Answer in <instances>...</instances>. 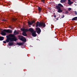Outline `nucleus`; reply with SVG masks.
<instances>
[{"instance_id":"nucleus-22","label":"nucleus","mask_w":77,"mask_h":77,"mask_svg":"<svg viewBox=\"0 0 77 77\" xmlns=\"http://www.w3.org/2000/svg\"><path fill=\"white\" fill-rule=\"evenodd\" d=\"M75 14L76 15H77V11H75Z\"/></svg>"},{"instance_id":"nucleus-20","label":"nucleus","mask_w":77,"mask_h":77,"mask_svg":"<svg viewBox=\"0 0 77 77\" xmlns=\"http://www.w3.org/2000/svg\"><path fill=\"white\" fill-rule=\"evenodd\" d=\"M66 1V0H61L60 3H65Z\"/></svg>"},{"instance_id":"nucleus-31","label":"nucleus","mask_w":77,"mask_h":77,"mask_svg":"<svg viewBox=\"0 0 77 77\" xmlns=\"http://www.w3.org/2000/svg\"><path fill=\"white\" fill-rule=\"evenodd\" d=\"M56 20H58V18H57V19H56Z\"/></svg>"},{"instance_id":"nucleus-14","label":"nucleus","mask_w":77,"mask_h":77,"mask_svg":"<svg viewBox=\"0 0 77 77\" xmlns=\"http://www.w3.org/2000/svg\"><path fill=\"white\" fill-rule=\"evenodd\" d=\"M68 4H69V5H71L72 4V3H73V2H71V0H68Z\"/></svg>"},{"instance_id":"nucleus-3","label":"nucleus","mask_w":77,"mask_h":77,"mask_svg":"<svg viewBox=\"0 0 77 77\" xmlns=\"http://www.w3.org/2000/svg\"><path fill=\"white\" fill-rule=\"evenodd\" d=\"M45 27L46 26L45 24L43 22H39L38 21H37L36 24V27Z\"/></svg>"},{"instance_id":"nucleus-12","label":"nucleus","mask_w":77,"mask_h":77,"mask_svg":"<svg viewBox=\"0 0 77 77\" xmlns=\"http://www.w3.org/2000/svg\"><path fill=\"white\" fill-rule=\"evenodd\" d=\"M28 31H29V32H30L31 33H32V32H34V31L33 28H30L29 29Z\"/></svg>"},{"instance_id":"nucleus-19","label":"nucleus","mask_w":77,"mask_h":77,"mask_svg":"<svg viewBox=\"0 0 77 77\" xmlns=\"http://www.w3.org/2000/svg\"><path fill=\"white\" fill-rule=\"evenodd\" d=\"M38 10L39 11V13H41V8L40 7H38Z\"/></svg>"},{"instance_id":"nucleus-4","label":"nucleus","mask_w":77,"mask_h":77,"mask_svg":"<svg viewBox=\"0 0 77 77\" xmlns=\"http://www.w3.org/2000/svg\"><path fill=\"white\" fill-rule=\"evenodd\" d=\"M19 39L20 40L23 42H26V38L23 37V36L19 35Z\"/></svg>"},{"instance_id":"nucleus-28","label":"nucleus","mask_w":77,"mask_h":77,"mask_svg":"<svg viewBox=\"0 0 77 77\" xmlns=\"http://www.w3.org/2000/svg\"><path fill=\"white\" fill-rule=\"evenodd\" d=\"M54 17L55 18H56V15H54Z\"/></svg>"},{"instance_id":"nucleus-27","label":"nucleus","mask_w":77,"mask_h":77,"mask_svg":"<svg viewBox=\"0 0 77 77\" xmlns=\"http://www.w3.org/2000/svg\"><path fill=\"white\" fill-rule=\"evenodd\" d=\"M68 11H66V12L65 14H68Z\"/></svg>"},{"instance_id":"nucleus-30","label":"nucleus","mask_w":77,"mask_h":77,"mask_svg":"<svg viewBox=\"0 0 77 77\" xmlns=\"http://www.w3.org/2000/svg\"><path fill=\"white\" fill-rule=\"evenodd\" d=\"M3 21H6V20H3Z\"/></svg>"},{"instance_id":"nucleus-5","label":"nucleus","mask_w":77,"mask_h":77,"mask_svg":"<svg viewBox=\"0 0 77 77\" xmlns=\"http://www.w3.org/2000/svg\"><path fill=\"white\" fill-rule=\"evenodd\" d=\"M3 31L5 32L6 33H11L12 32V30H10L9 29H4L3 30Z\"/></svg>"},{"instance_id":"nucleus-24","label":"nucleus","mask_w":77,"mask_h":77,"mask_svg":"<svg viewBox=\"0 0 77 77\" xmlns=\"http://www.w3.org/2000/svg\"><path fill=\"white\" fill-rule=\"evenodd\" d=\"M68 10L69 11L71 10V8H68Z\"/></svg>"},{"instance_id":"nucleus-17","label":"nucleus","mask_w":77,"mask_h":77,"mask_svg":"<svg viewBox=\"0 0 77 77\" xmlns=\"http://www.w3.org/2000/svg\"><path fill=\"white\" fill-rule=\"evenodd\" d=\"M22 35L23 36H27V34L25 32H22Z\"/></svg>"},{"instance_id":"nucleus-2","label":"nucleus","mask_w":77,"mask_h":77,"mask_svg":"<svg viewBox=\"0 0 77 77\" xmlns=\"http://www.w3.org/2000/svg\"><path fill=\"white\" fill-rule=\"evenodd\" d=\"M55 7L57 10V12L62 13L63 12V10L61 9V7L63 8V6L61 4H58L57 5L55 6Z\"/></svg>"},{"instance_id":"nucleus-26","label":"nucleus","mask_w":77,"mask_h":77,"mask_svg":"<svg viewBox=\"0 0 77 77\" xmlns=\"http://www.w3.org/2000/svg\"><path fill=\"white\" fill-rule=\"evenodd\" d=\"M6 42H6V41H4L3 42V43H4V44H6Z\"/></svg>"},{"instance_id":"nucleus-16","label":"nucleus","mask_w":77,"mask_h":77,"mask_svg":"<svg viewBox=\"0 0 77 77\" xmlns=\"http://www.w3.org/2000/svg\"><path fill=\"white\" fill-rule=\"evenodd\" d=\"M76 20H77V17H74L72 19V21H76Z\"/></svg>"},{"instance_id":"nucleus-8","label":"nucleus","mask_w":77,"mask_h":77,"mask_svg":"<svg viewBox=\"0 0 77 77\" xmlns=\"http://www.w3.org/2000/svg\"><path fill=\"white\" fill-rule=\"evenodd\" d=\"M31 34L33 37H36V31H35L31 33Z\"/></svg>"},{"instance_id":"nucleus-1","label":"nucleus","mask_w":77,"mask_h":77,"mask_svg":"<svg viewBox=\"0 0 77 77\" xmlns=\"http://www.w3.org/2000/svg\"><path fill=\"white\" fill-rule=\"evenodd\" d=\"M6 37L7 39L6 41L7 43L9 42L10 41L11 42H14V41H17V38L13 34L9 35L8 36L7 35Z\"/></svg>"},{"instance_id":"nucleus-15","label":"nucleus","mask_w":77,"mask_h":77,"mask_svg":"<svg viewBox=\"0 0 77 77\" xmlns=\"http://www.w3.org/2000/svg\"><path fill=\"white\" fill-rule=\"evenodd\" d=\"M17 45H18L21 46L22 45H23V43L21 42H17Z\"/></svg>"},{"instance_id":"nucleus-10","label":"nucleus","mask_w":77,"mask_h":77,"mask_svg":"<svg viewBox=\"0 0 77 77\" xmlns=\"http://www.w3.org/2000/svg\"><path fill=\"white\" fill-rule=\"evenodd\" d=\"M14 43V42H11V41H10V42H9L8 43V45L9 46H11L12 45H13Z\"/></svg>"},{"instance_id":"nucleus-25","label":"nucleus","mask_w":77,"mask_h":77,"mask_svg":"<svg viewBox=\"0 0 77 77\" xmlns=\"http://www.w3.org/2000/svg\"><path fill=\"white\" fill-rule=\"evenodd\" d=\"M45 0H42V2H43V3H45Z\"/></svg>"},{"instance_id":"nucleus-21","label":"nucleus","mask_w":77,"mask_h":77,"mask_svg":"<svg viewBox=\"0 0 77 77\" xmlns=\"http://www.w3.org/2000/svg\"><path fill=\"white\" fill-rule=\"evenodd\" d=\"M17 20V18H16V19L14 18H13L12 19V20L13 21H15V20Z\"/></svg>"},{"instance_id":"nucleus-23","label":"nucleus","mask_w":77,"mask_h":77,"mask_svg":"<svg viewBox=\"0 0 77 77\" xmlns=\"http://www.w3.org/2000/svg\"><path fill=\"white\" fill-rule=\"evenodd\" d=\"M64 17H65V16L63 14V16H62L61 18H64Z\"/></svg>"},{"instance_id":"nucleus-11","label":"nucleus","mask_w":77,"mask_h":77,"mask_svg":"<svg viewBox=\"0 0 77 77\" xmlns=\"http://www.w3.org/2000/svg\"><path fill=\"white\" fill-rule=\"evenodd\" d=\"M1 35H2V36H5V35H6V32H5V31H4L3 30V31H2V32L1 33Z\"/></svg>"},{"instance_id":"nucleus-32","label":"nucleus","mask_w":77,"mask_h":77,"mask_svg":"<svg viewBox=\"0 0 77 77\" xmlns=\"http://www.w3.org/2000/svg\"><path fill=\"white\" fill-rule=\"evenodd\" d=\"M10 5V4H9V6Z\"/></svg>"},{"instance_id":"nucleus-29","label":"nucleus","mask_w":77,"mask_h":77,"mask_svg":"<svg viewBox=\"0 0 77 77\" xmlns=\"http://www.w3.org/2000/svg\"><path fill=\"white\" fill-rule=\"evenodd\" d=\"M9 28H10V29H12V27L11 26L9 27Z\"/></svg>"},{"instance_id":"nucleus-7","label":"nucleus","mask_w":77,"mask_h":77,"mask_svg":"<svg viewBox=\"0 0 77 77\" xmlns=\"http://www.w3.org/2000/svg\"><path fill=\"white\" fill-rule=\"evenodd\" d=\"M20 30L21 31H23V32H25L29 31V29H28L25 28H21Z\"/></svg>"},{"instance_id":"nucleus-9","label":"nucleus","mask_w":77,"mask_h":77,"mask_svg":"<svg viewBox=\"0 0 77 77\" xmlns=\"http://www.w3.org/2000/svg\"><path fill=\"white\" fill-rule=\"evenodd\" d=\"M35 23V20H33L31 22L29 21L28 22V23L29 25H32V24H34Z\"/></svg>"},{"instance_id":"nucleus-13","label":"nucleus","mask_w":77,"mask_h":77,"mask_svg":"<svg viewBox=\"0 0 77 77\" xmlns=\"http://www.w3.org/2000/svg\"><path fill=\"white\" fill-rule=\"evenodd\" d=\"M14 35H17L19 34V32L18 31H16V30H15L14 32Z\"/></svg>"},{"instance_id":"nucleus-6","label":"nucleus","mask_w":77,"mask_h":77,"mask_svg":"<svg viewBox=\"0 0 77 77\" xmlns=\"http://www.w3.org/2000/svg\"><path fill=\"white\" fill-rule=\"evenodd\" d=\"M35 30L37 33L38 34H39V33H41V29L39 27L36 28L35 29Z\"/></svg>"},{"instance_id":"nucleus-18","label":"nucleus","mask_w":77,"mask_h":77,"mask_svg":"<svg viewBox=\"0 0 77 77\" xmlns=\"http://www.w3.org/2000/svg\"><path fill=\"white\" fill-rule=\"evenodd\" d=\"M4 37L3 36H0V41H3L4 40Z\"/></svg>"}]
</instances>
